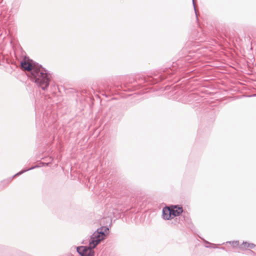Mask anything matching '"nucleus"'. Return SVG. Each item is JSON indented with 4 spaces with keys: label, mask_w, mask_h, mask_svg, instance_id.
I'll list each match as a JSON object with an SVG mask.
<instances>
[{
    "label": "nucleus",
    "mask_w": 256,
    "mask_h": 256,
    "mask_svg": "<svg viewBox=\"0 0 256 256\" xmlns=\"http://www.w3.org/2000/svg\"><path fill=\"white\" fill-rule=\"evenodd\" d=\"M21 66L24 70L30 72L29 77L32 81L42 90L47 89L51 80V76L45 68L32 60L22 61Z\"/></svg>",
    "instance_id": "nucleus-1"
},
{
    "label": "nucleus",
    "mask_w": 256,
    "mask_h": 256,
    "mask_svg": "<svg viewBox=\"0 0 256 256\" xmlns=\"http://www.w3.org/2000/svg\"><path fill=\"white\" fill-rule=\"evenodd\" d=\"M109 231L108 228L106 226H101L98 228L92 235L90 236V245H92L93 248H95L102 240H104L108 234Z\"/></svg>",
    "instance_id": "nucleus-2"
},
{
    "label": "nucleus",
    "mask_w": 256,
    "mask_h": 256,
    "mask_svg": "<svg viewBox=\"0 0 256 256\" xmlns=\"http://www.w3.org/2000/svg\"><path fill=\"white\" fill-rule=\"evenodd\" d=\"M164 78L162 75L155 74L154 76H146L144 74L138 76L136 78V82L140 84L144 82H148L153 84L162 81Z\"/></svg>",
    "instance_id": "nucleus-3"
},
{
    "label": "nucleus",
    "mask_w": 256,
    "mask_h": 256,
    "mask_svg": "<svg viewBox=\"0 0 256 256\" xmlns=\"http://www.w3.org/2000/svg\"><path fill=\"white\" fill-rule=\"evenodd\" d=\"M92 245L76 247V252L80 256H94L95 252Z\"/></svg>",
    "instance_id": "nucleus-4"
},
{
    "label": "nucleus",
    "mask_w": 256,
    "mask_h": 256,
    "mask_svg": "<svg viewBox=\"0 0 256 256\" xmlns=\"http://www.w3.org/2000/svg\"><path fill=\"white\" fill-rule=\"evenodd\" d=\"M172 219L174 217L180 216L183 212L182 207H179L177 206H174L173 208H170Z\"/></svg>",
    "instance_id": "nucleus-5"
},
{
    "label": "nucleus",
    "mask_w": 256,
    "mask_h": 256,
    "mask_svg": "<svg viewBox=\"0 0 256 256\" xmlns=\"http://www.w3.org/2000/svg\"><path fill=\"white\" fill-rule=\"evenodd\" d=\"M162 216L164 220H170L172 219L169 207L166 206L163 208L162 211Z\"/></svg>",
    "instance_id": "nucleus-6"
},
{
    "label": "nucleus",
    "mask_w": 256,
    "mask_h": 256,
    "mask_svg": "<svg viewBox=\"0 0 256 256\" xmlns=\"http://www.w3.org/2000/svg\"><path fill=\"white\" fill-rule=\"evenodd\" d=\"M40 166H38V165H36L34 166H32L28 169H26V170H22L21 171H20V172H18L17 174H16L14 176V177L15 176H19L20 174H22L24 173V172H26L27 171H28L30 170H33L36 168H38Z\"/></svg>",
    "instance_id": "nucleus-7"
},
{
    "label": "nucleus",
    "mask_w": 256,
    "mask_h": 256,
    "mask_svg": "<svg viewBox=\"0 0 256 256\" xmlns=\"http://www.w3.org/2000/svg\"><path fill=\"white\" fill-rule=\"evenodd\" d=\"M48 159L50 160V162H40V166H48L50 164L53 160V159L52 158V157H49Z\"/></svg>",
    "instance_id": "nucleus-8"
},
{
    "label": "nucleus",
    "mask_w": 256,
    "mask_h": 256,
    "mask_svg": "<svg viewBox=\"0 0 256 256\" xmlns=\"http://www.w3.org/2000/svg\"><path fill=\"white\" fill-rule=\"evenodd\" d=\"M179 62V61H178L176 62H173L172 64V69H170V70L172 71V74H174V68L177 66L178 65V63Z\"/></svg>",
    "instance_id": "nucleus-9"
},
{
    "label": "nucleus",
    "mask_w": 256,
    "mask_h": 256,
    "mask_svg": "<svg viewBox=\"0 0 256 256\" xmlns=\"http://www.w3.org/2000/svg\"><path fill=\"white\" fill-rule=\"evenodd\" d=\"M228 243L232 244L234 246H238L239 244V242L236 241H232V242H228Z\"/></svg>",
    "instance_id": "nucleus-10"
},
{
    "label": "nucleus",
    "mask_w": 256,
    "mask_h": 256,
    "mask_svg": "<svg viewBox=\"0 0 256 256\" xmlns=\"http://www.w3.org/2000/svg\"><path fill=\"white\" fill-rule=\"evenodd\" d=\"M192 4H193L194 10V12H195V13H196V18L197 20H198V16H197V14H196V6H195L194 0H192Z\"/></svg>",
    "instance_id": "nucleus-11"
},
{
    "label": "nucleus",
    "mask_w": 256,
    "mask_h": 256,
    "mask_svg": "<svg viewBox=\"0 0 256 256\" xmlns=\"http://www.w3.org/2000/svg\"><path fill=\"white\" fill-rule=\"evenodd\" d=\"M248 244L249 246V248H250L254 249L255 247L256 246V245H255L254 244L252 243Z\"/></svg>",
    "instance_id": "nucleus-12"
},
{
    "label": "nucleus",
    "mask_w": 256,
    "mask_h": 256,
    "mask_svg": "<svg viewBox=\"0 0 256 256\" xmlns=\"http://www.w3.org/2000/svg\"><path fill=\"white\" fill-rule=\"evenodd\" d=\"M248 244H249V243L247 242H244L242 243V244L244 246V247L249 248V246H248Z\"/></svg>",
    "instance_id": "nucleus-13"
},
{
    "label": "nucleus",
    "mask_w": 256,
    "mask_h": 256,
    "mask_svg": "<svg viewBox=\"0 0 256 256\" xmlns=\"http://www.w3.org/2000/svg\"><path fill=\"white\" fill-rule=\"evenodd\" d=\"M187 96L188 98H190V100L188 101L190 102L191 100V99L193 98V94H192Z\"/></svg>",
    "instance_id": "nucleus-14"
},
{
    "label": "nucleus",
    "mask_w": 256,
    "mask_h": 256,
    "mask_svg": "<svg viewBox=\"0 0 256 256\" xmlns=\"http://www.w3.org/2000/svg\"><path fill=\"white\" fill-rule=\"evenodd\" d=\"M248 252L250 254H254V252L252 250H250Z\"/></svg>",
    "instance_id": "nucleus-15"
},
{
    "label": "nucleus",
    "mask_w": 256,
    "mask_h": 256,
    "mask_svg": "<svg viewBox=\"0 0 256 256\" xmlns=\"http://www.w3.org/2000/svg\"><path fill=\"white\" fill-rule=\"evenodd\" d=\"M212 245H214V246H212L213 248H217V247L216 246V245L214 244H212Z\"/></svg>",
    "instance_id": "nucleus-16"
},
{
    "label": "nucleus",
    "mask_w": 256,
    "mask_h": 256,
    "mask_svg": "<svg viewBox=\"0 0 256 256\" xmlns=\"http://www.w3.org/2000/svg\"><path fill=\"white\" fill-rule=\"evenodd\" d=\"M206 242L207 244H212L211 243H210V242Z\"/></svg>",
    "instance_id": "nucleus-17"
},
{
    "label": "nucleus",
    "mask_w": 256,
    "mask_h": 256,
    "mask_svg": "<svg viewBox=\"0 0 256 256\" xmlns=\"http://www.w3.org/2000/svg\"><path fill=\"white\" fill-rule=\"evenodd\" d=\"M222 249L224 250L225 248L224 247L222 248Z\"/></svg>",
    "instance_id": "nucleus-18"
},
{
    "label": "nucleus",
    "mask_w": 256,
    "mask_h": 256,
    "mask_svg": "<svg viewBox=\"0 0 256 256\" xmlns=\"http://www.w3.org/2000/svg\"><path fill=\"white\" fill-rule=\"evenodd\" d=\"M255 250H256V247H255V248L254 249Z\"/></svg>",
    "instance_id": "nucleus-19"
}]
</instances>
